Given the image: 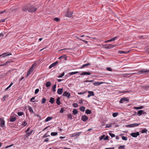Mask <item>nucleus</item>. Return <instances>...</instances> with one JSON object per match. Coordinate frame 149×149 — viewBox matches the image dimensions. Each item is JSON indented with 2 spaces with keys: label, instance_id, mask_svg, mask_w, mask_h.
I'll use <instances>...</instances> for the list:
<instances>
[{
  "label": "nucleus",
  "instance_id": "6ab92c4d",
  "mask_svg": "<svg viewBox=\"0 0 149 149\" xmlns=\"http://www.w3.org/2000/svg\"><path fill=\"white\" fill-rule=\"evenodd\" d=\"M16 120V117H12L10 118V122H13L14 121H15Z\"/></svg>",
  "mask_w": 149,
  "mask_h": 149
},
{
  "label": "nucleus",
  "instance_id": "20e7f679",
  "mask_svg": "<svg viewBox=\"0 0 149 149\" xmlns=\"http://www.w3.org/2000/svg\"><path fill=\"white\" fill-rule=\"evenodd\" d=\"M0 127L2 128L5 127V121L3 118H0Z\"/></svg>",
  "mask_w": 149,
  "mask_h": 149
},
{
  "label": "nucleus",
  "instance_id": "e433bc0d",
  "mask_svg": "<svg viewBox=\"0 0 149 149\" xmlns=\"http://www.w3.org/2000/svg\"><path fill=\"white\" fill-rule=\"evenodd\" d=\"M125 145L120 146L118 148V149H125Z\"/></svg>",
  "mask_w": 149,
  "mask_h": 149
},
{
  "label": "nucleus",
  "instance_id": "f8f14e48",
  "mask_svg": "<svg viewBox=\"0 0 149 149\" xmlns=\"http://www.w3.org/2000/svg\"><path fill=\"white\" fill-rule=\"evenodd\" d=\"M137 113H138V114L139 116H140L142 114H145L146 113L145 112L143 111V110H139V111H138Z\"/></svg>",
  "mask_w": 149,
  "mask_h": 149
},
{
  "label": "nucleus",
  "instance_id": "dca6fc26",
  "mask_svg": "<svg viewBox=\"0 0 149 149\" xmlns=\"http://www.w3.org/2000/svg\"><path fill=\"white\" fill-rule=\"evenodd\" d=\"M103 82H95L93 83V85L95 86H99L100 84H103Z\"/></svg>",
  "mask_w": 149,
  "mask_h": 149
},
{
  "label": "nucleus",
  "instance_id": "a211bd4d",
  "mask_svg": "<svg viewBox=\"0 0 149 149\" xmlns=\"http://www.w3.org/2000/svg\"><path fill=\"white\" fill-rule=\"evenodd\" d=\"M52 118L51 117H48L45 119V122H48L49 120H52Z\"/></svg>",
  "mask_w": 149,
  "mask_h": 149
},
{
  "label": "nucleus",
  "instance_id": "1a4fd4ad",
  "mask_svg": "<svg viewBox=\"0 0 149 149\" xmlns=\"http://www.w3.org/2000/svg\"><path fill=\"white\" fill-rule=\"evenodd\" d=\"M12 55V54L11 53H4L1 55H0V57H5L6 56H10V55Z\"/></svg>",
  "mask_w": 149,
  "mask_h": 149
},
{
  "label": "nucleus",
  "instance_id": "72a5a7b5",
  "mask_svg": "<svg viewBox=\"0 0 149 149\" xmlns=\"http://www.w3.org/2000/svg\"><path fill=\"white\" fill-rule=\"evenodd\" d=\"M118 115V113H114L112 114V116L114 117H116Z\"/></svg>",
  "mask_w": 149,
  "mask_h": 149
},
{
  "label": "nucleus",
  "instance_id": "412c9836",
  "mask_svg": "<svg viewBox=\"0 0 149 149\" xmlns=\"http://www.w3.org/2000/svg\"><path fill=\"white\" fill-rule=\"evenodd\" d=\"M60 98L59 97H58L56 100V102L58 105H59L61 104V102L60 101Z\"/></svg>",
  "mask_w": 149,
  "mask_h": 149
},
{
  "label": "nucleus",
  "instance_id": "c9c22d12",
  "mask_svg": "<svg viewBox=\"0 0 149 149\" xmlns=\"http://www.w3.org/2000/svg\"><path fill=\"white\" fill-rule=\"evenodd\" d=\"M107 46L106 47V48L107 49H111L112 48V47L111 46V44H108L107 45Z\"/></svg>",
  "mask_w": 149,
  "mask_h": 149
},
{
  "label": "nucleus",
  "instance_id": "7ed1b4c3",
  "mask_svg": "<svg viewBox=\"0 0 149 149\" xmlns=\"http://www.w3.org/2000/svg\"><path fill=\"white\" fill-rule=\"evenodd\" d=\"M36 65V64L35 63L33 64L31 68L29 69L27 73V74L26 76V77H28L29 75L33 71V67Z\"/></svg>",
  "mask_w": 149,
  "mask_h": 149
},
{
  "label": "nucleus",
  "instance_id": "5fc2aeb1",
  "mask_svg": "<svg viewBox=\"0 0 149 149\" xmlns=\"http://www.w3.org/2000/svg\"><path fill=\"white\" fill-rule=\"evenodd\" d=\"M68 118H70L71 119H72V115L70 114H69L68 115Z\"/></svg>",
  "mask_w": 149,
  "mask_h": 149
},
{
  "label": "nucleus",
  "instance_id": "7c9ffc66",
  "mask_svg": "<svg viewBox=\"0 0 149 149\" xmlns=\"http://www.w3.org/2000/svg\"><path fill=\"white\" fill-rule=\"evenodd\" d=\"M117 38V36L113 38H112L110 39H109V41H110V42L113 41L115 40Z\"/></svg>",
  "mask_w": 149,
  "mask_h": 149
},
{
  "label": "nucleus",
  "instance_id": "0e129e2a",
  "mask_svg": "<svg viewBox=\"0 0 149 149\" xmlns=\"http://www.w3.org/2000/svg\"><path fill=\"white\" fill-rule=\"evenodd\" d=\"M64 111V109L63 108H61L60 110V112L61 113H63V111Z\"/></svg>",
  "mask_w": 149,
  "mask_h": 149
},
{
  "label": "nucleus",
  "instance_id": "2eb2a0df",
  "mask_svg": "<svg viewBox=\"0 0 149 149\" xmlns=\"http://www.w3.org/2000/svg\"><path fill=\"white\" fill-rule=\"evenodd\" d=\"M63 92V89L62 88H59L57 90V93L61 95Z\"/></svg>",
  "mask_w": 149,
  "mask_h": 149
},
{
  "label": "nucleus",
  "instance_id": "f3484780",
  "mask_svg": "<svg viewBox=\"0 0 149 149\" xmlns=\"http://www.w3.org/2000/svg\"><path fill=\"white\" fill-rule=\"evenodd\" d=\"M130 52V51H127V52H124L122 51H119L118 52L119 54H122V53H125V54H127L128 53Z\"/></svg>",
  "mask_w": 149,
  "mask_h": 149
},
{
  "label": "nucleus",
  "instance_id": "58836bf2",
  "mask_svg": "<svg viewBox=\"0 0 149 149\" xmlns=\"http://www.w3.org/2000/svg\"><path fill=\"white\" fill-rule=\"evenodd\" d=\"M122 138L123 140L124 141H127V137L124 136H122Z\"/></svg>",
  "mask_w": 149,
  "mask_h": 149
},
{
  "label": "nucleus",
  "instance_id": "c756f323",
  "mask_svg": "<svg viewBox=\"0 0 149 149\" xmlns=\"http://www.w3.org/2000/svg\"><path fill=\"white\" fill-rule=\"evenodd\" d=\"M85 108L84 107L82 106L80 108V110L82 111H84L85 110Z\"/></svg>",
  "mask_w": 149,
  "mask_h": 149
},
{
  "label": "nucleus",
  "instance_id": "f704fd0d",
  "mask_svg": "<svg viewBox=\"0 0 149 149\" xmlns=\"http://www.w3.org/2000/svg\"><path fill=\"white\" fill-rule=\"evenodd\" d=\"M13 84V83L11 82L9 86L7 87L5 91H6Z\"/></svg>",
  "mask_w": 149,
  "mask_h": 149
},
{
  "label": "nucleus",
  "instance_id": "6e6d98bb",
  "mask_svg": "<svg viewBox=\"0 0 149 149\" xmlns=\"http://www.w3.org/2000/svg\"><path fill=\"white\" fill-rule=\"evenodd\" d=\"M104 137H105V135H103L102 136H101V137H100V140H102V139H104Z\"/></svg>",
  "mask_w": 149,
  "mask_h": 149
},
{
  "label": "nucleus",
  "instance_id": "680f3d73",
  "mask_svg": "<svg viewBox=\"0 0 149 149\" xmlns=\"http://www.w3.org/2000/svg\"><path fill=\"white\" fill-rule=\"evenodd\" d=\"M6 10H4L3 11H0V14H2L3 13L6 12Z\"/></svg>",
  "mask_w": 149,
  "mask_h": 149
},
{
  "label": "nucleus",
  "instance_id": "de8ad7c7",
  "mask_svg": "<svg viewBox=\"0 0 149 149\" xmlns=\"http://www.w3.org/2000/svg\"><path fill=\"white\" fill-rule=\"evenodd\" d=\"M111 127V124H109L106 125V126L105 128H109Z\"/></svg>",
  "mask_w": 149,
  "mask_h": 149
},
{
  "label": "nucleus",
  "instance_id": "a18cd8bd",
  "mask_svg": "<svg viewBox=\"0 0 149 149\" xmlns=\"http://www.w3.org/2000/svg\"><path fill=\"white\" fill-rule=\"evenodd\" d=\"M147 131V130L146 129H144L143 130L141 131V132L142 133H146Z\"/></svg>",
  "mask_w": 149,
  "mask_h": 149
},
{
  "label": "nucleus",
  "instance_id": "423d86ee",
  "mask_svg": "<svg viewBox=\"0 0 149 149\" xmlns=\"http://www.w3.org/2000/svg\"><path fill=\"white\" fill-rule=\"evenodd\" d=\"M129 100L127 97H123L121 98L119 101V102L120 103H122L126 101H127Z\"/></svg>",
  "mask_w": 149,
  "mask_h": 149
},
{
  "label": "nucleus",
  "instance_id": "13d9d810",
  "mask_svg": "<svg viewBox=\"0 0 149 149\" xmlns=\"http://www.w3.org/2000/svg\"><path fill=\"white\" fill-rule=\"evenodd\" d=\"M49 141V139L48 138L46 139L44 141V142H47Z\"/></svg>",
  "mask_w": 149,
  "mask_h": 149
},
{
  "label": "nucleus",
  "instance_id": "39448f33",
  "mask_svg": "<svg viewBox=\"0 0 149 149\" xmlns=\"http://www.w3.org/2000/svg\"><path fill=\"white\" fill-rule=\"evenodd\" d=\"M64 96L68 98H70V94L69 92H67L66 91L64 92L63 94Z\"/></svg>",
  "mask_w": 149,
  "mask_h": 149
},
{
  "label": "nucleus",
  "instance_id": "9d476101",
  "mask_svg": "<svg viewBox=\"0 0 149 149\" xmlns=\"http://www.w3.org/2000/svg\"><path fill=\"white\" fill-rule=\"evenodd\" d=\"M81 119L83 121L86 122L88 120V118L86 116L83 115L81 116Z\"/></svg>",
  "mask_w": 149,
  "mask_h": 149
},
{
  "label": "nucleus",
  "instance_id": "b1692460",
  "mask_svg": "<svg viewBox=\"0 0 149 149\" xmlns=\"http://www.w3.org/2000/svg\"><path fill=\"white\" fill-rule=\"evenodd\" d=\"M143 106H141L139 107H134L133 108L134 109H142L143 108Z\"/></svg>",
  "mask_w": 149,
  "mask_h": 149
},
{
  "label": "nucleus",
  "instance_id": "e2e57ef3",
  "mask_svg": "<svg viewBox=\"0 0 149 149\" xmlns=\"http://www.w3.org/2000/svg\"><path fill=\"white\" fill-rule=\"evenodd\" d=\"M93 81V80H90V81L87 80H85V82H92Z\"/></svg>",
  "mask_w": 149,
  "mask_h": 149
},
{
  "label": "nucleus",
  "instance_id": "5701e85b",
  "mask_svg": "<svg viewBox=\"0 0 149 149\" xmlns=\"http://www.w3.org/2000/svg\"><path fill=\"white\" fill-rule=\"evenodd\" d=\"M28 109L30 112L31 113H34L31 107L29 106Z\"/></svg>",
  "mask_w": 149,
  "mask_h": 149
},
{
  "label": "nucleus",
  "instance_id": "f03ea898",
  "mask_svg": "<svg viewBox=\"0 0 149 149\" xmlns=\"http://www.w3.org/2000/svg\"><path fill=\"white\" fill-rule=\"evenodd\" d=\"M139 74H147L149 73V70H147L145 69H143L139 71L138 72Z\"/></svg>",
  "mask_w": 149,
  "mask_h": 149
},
{
  "label": "nucleus",
  "instance_id": "49530a36",
  "mask_svg": "<svg viewBox=\"0 0 149 149\" xmlns=\"http://www.w3.org/2000/svg\"><path fill=\"white\" fill-rule=\"evenodd\" d=\"M65 74L64 72L62 73L60 75L58 76V78H61Z\"/></svg>",
  "mask_w": 149,
  "mask_h": 149
},
{
  "label": "nucleus",
  "instance_id": "8fccbe9b",
  "mask_svg": "<svg viewBox=\"0 0 149 149\" xmlns=\"http://www.w3.org/2000/svg\"><path fill=\"white\" fill-rule=\"evenodd\" d=\"M50 135H48L46 133V134H45L43 136V138H46L47 136H49Z\"/></svg>",
  "mask_w": 149,
  "mask_h": 149
},
{
  "label": "nucleus",
  "instance_id": "473e14b6",
  "mask_svg": "<svg viewBox=\"0 0 149 149\" xmlns=\"http://www.w3.org/2000/svg\"><path fill=\"white\" fill-rule=\"evenodd\" d=\"M46 99L45 98H43L42 100L41 103L42 104L45 103V102Z\"/></svg>",
  "mask_w": 149,
  "mask_h": 149
},
{
  "label": "nucleus",
  "instance_id": "603ef678",
  "mask_svg": "<svg viewBox=\"0 0 149 149\" xmlns=\"http://www.w3.org/2000/svg\"><path fill=\"white\" fill-rule=\"evenodd\" d=\"M109 134L112 137H114L115 136V135L113 134L109 133Z\"/></svg>",
  "mask_w": 149,
  "mask_h": 149
},
{
  "label": "nucleus",
  "instance_id": "052dcab7",
  "mask_svg": "<svg viewBox=\"0 0 149 149\" xmlns=\"http://www.w3.org/2000/svg\"><path fill=\"white\" fill-rule=\"evenodd\" d=\"M69 74L70 75H72L73 74H75L74 72H70L69 73Z\"/></svg>",
  "mask_w": 149,
  "mask_h": 149
},
{
  "label": "nucleus",
  "instance_id": "6e6552de",
  "mask_svg": "<svg viewBox=\"0 0 149 149\" xmlns=\"http://www.w3.org/2000/svg\"><path fill=\"white\" fill-rule=\"evenodd\" d=\"M139 132H137L136 133L133 132L130 134V135L132 137H136L137 136H139Z\"/></svg>",
  "mask_w": 149,
  "mask_h": 149
},
{
  "label": "nucleus",
  "instance_id": "393cba45",
  "mask_svg": "<svg viewBox=\"0 0 149 149\" xmlns=\"http://www.w3.org/2000/svg\"><path fill=\"white\" fill-rule=\"evenodd\" d=\"M51 85V83L50 81H47L46 84V86L47 87H50Z\"/></svg>",
  "mask_w": 149,
  "mask_h": 149
},
{
  "label": "nucleus",
  "instance_id": "4468645a",
  "mask_svg": "<svg viewBox=\"0 0 149 149\" xmlns=\"http://www.w3.org/2000/svg\"><path fill=\"white\" fill-rule=\"evenodd\" d=\"M79 74L81 75H90L91 74V73L88 72H84L82 73H79Z\"/></svg>",
  "mask_w": 149,
  "mask_h": 149
},
{
  "label": "nucleus",
  "instance_id": "aec40b11",
  "mask_svg": "<svg viewBox=\"0 0 149 149\" xmlns=\"http://www.w3.org/2000/svg\"><path fill=\"white\" fill-rule=\"evenodd\" d=\"M90 65V63H88L84 64L83 65H82V66L80 68H81V69L82 68H84V67H87Z\"/></svg>",
  "mask_w": 149,
  "mask_h": 149
},
{
  "label": "nucleus",
  "instance_id": "4be33fe9",
  "mask_svg": "<svg viewBox=\"0 0 149 149\" xmlns=\"http://www.w3.org/2000/svg\"><path fill=\"white\" fill-rule=\"evenodd\" d=\"M51 103L53 104L54 102V98L51 97L49 101Z\"/></svg>",
  "mask_w": 149,
  "mask_h": 149
},
{
  "label": "nucleus",
  "instance_id": "774afa93",
  "mask_svg": "<svg viewBox=\"0 0 149 149\" xmlns=\"http://www.w3.org/2000/svg\"><path fill=\"white\" fill-rule=\"evenodd\" d=\"M107 70L109 71H111V69L109 68H107Z\"/></svg>",
  "mask_w": 149,
  "mask_h": 149
},
{
  "label": "nucleus",
  "instance_id": "79ce46f5",
  "mask_svg": "<svg viewBox=\"0 0 149 149\" xmlns=\"http://www.w3.org/2000/svg\"><path fill=\"white\" fill-rule=\"evenodd\" d=\"M72 106L75 108L77 107H78V105L77 103H74L73 104Z\"/></svg>",
  "mask_w": 149,
  "mask_h": 149
},
{
  "label": "nucleus",
  "instance_id": "69168bd1",
  "mask_svg": "<svg viewBox=\"0 0 149 149\" xmlns=\"http://www.w3.org/2000/svg\"><path fill=\"white\" fill-rule=\"evenodd\" d=\"M6 96L4 95L3 96V99H2V101H3L5 100V98H6Z\"/></svg>",
  "mask_w": 149,
  "mask_h": 149
},
{
  "label": "nucleus",
  "instance_id": "09e8293b",
  "mask_svg": "<svg viewBox=\"0 0 149 149\" xmlns=\"http://www.w3.org/2000/svg\"><path fill=\"white\" fill-rule=\"evenodd\" d=\"M79 39L80 40L84 42H85L87 44L88 43V41H86L84 40H83L81 38H79Z\"/></svg>",
  "mask_w": 149,
  "mask_h": 149
},
{
  "label": "nucleus",
  "instance_id": "cd10ccee",
  "mask_svg": "<svg viewBox=\"0 0 149 149\" xmlns=\"http://www.w3.org/2000/svg\"><path fill=\"white\" fill-rule=\"evenodd\" d=\"M58 133L57 132H52L51 134V135L52 136H54L57 135Z\"/></svg>",
  "mask_w": 149,
  "mask_h": 149
},
{
  "label": "nucleus",
  "instance_id": "ea45409f",
  "mask_svg": "<svg viewBox=\"0 0 149 149\" xmlns=\"http://www.w3.org/2000/svg\"><path fill=\"white\" fill-rule=\"evenodd\" d=\"M33 130H31V131L29 133H27V134H26V136H29L31 134L32 132H33Z\"/></svg>",
  "mask_w": 149,
  "mask_h": 149
},
{
  "label": "nucleus",
  "instance_id": "c03bdc74",
  "mask_svg": "<svg viewBox=\"0 0 149 149\" xmlns=\"http://www.w3.org/2000/svg\"><path fill=\"white\" fill-rule=\"evenodd\" d=\"M23 112H18L17 113L18 115L19 116H21L23 114Z\"/></svg>",
  "mask_w": 149,
  "mask_h": 149
},
{
  "label": "nucleus",
  "instance_id": "c85d7f7f",
  "mask_svg": "<svg viewBox=\"0 0 149 149\" xmlns=\"http://www.w3.org/2000/svg\"><path fill=\"white\" fill-rule=\"evenodd\" d=\"M85 113L87 114H90L91 113V110L88 109L86 110Z\"/></svg>",
  "mask_w": 149,
  "mask_h": 149
},
{
  "label": "nucleus",
  "instance_id": "3c124183",
  "mask_svg": "<svg viewBox=\"0 0 149 149\" xmlns=\"http://www.w3.org/2000/svg\"><path fill=\"white\" fill-rule=\"evenodd\" d=\"M39 91V89H38V88L36 89L35 90V94L37 93Z\"/></svg>",
  "mask_w": 149,
  "mask_h": 149
},
{
  "label": "nucleus",
  "instance_id": "a19ab883",
  "mask_svg": "<svg viewBox=\"0 0 149 149\" xmlns=\"http://www.w3.org/2000/svg\"><path fill=\"white\" fill-rule=\"evenodd\" d=\"M4 34L3 33H1L0 34V40H1L3 37Z\"/></svg>",
  "mask_w": 149,
  "mask_h": 149
},
{
  "label": "nucleus",
  "instance_id": "37998d69",
  "mask_svg": "<svg viewBox=\"0 0 149 149\" xmlns=\"http://www.w3.org/2000/svg\"><path fill=\"white\" fill-rule=\"evenodd\" d=\"M54 20L57 22H59L60 20V19L58 17H55L54 19Z\"/></svg>",
  "mask_w": 149,
  "mask_h": 149
},
{
  "label": "nucleus",
  "instance_id": "864d4df0",
  "mask_svg": "<svg viewBox=\"0 0 149 149\" xmlns=\"http://www.w3.org/2000/svg\"><path fill=\"white\" fill-rule=\"evenodd\" d=\"M27 123H26V121H24L23 122V123H22V124L24 126H25L27 125Z\"/></svg>",
  "mask_w": 149,
  "mask_h": 149
},
{
  "label": "nucleus",
  "instance_id": "0eeeda50",
  "mask_svg": "<svg viewBox=\"0 0 149 149\" xmlns=\"http://www.w3.org/2000/svg\"><path fill=\"white\" fill-rule=\"evenodd\" d=\"M140 123L137 124V123H134L132 124H130L128 125H127L126 126L128 127H137L139 125H140Z\"/></svg>",
  "mask_w": 149,
  "mask_h": 149
},
{
  "label": "nucleus",
  "instance_id": "338daca9",
  "mask_svg": "<svg viewBox=\"0 0 149 149\" xmlns=\"http://www.w3.org/2000/svg\"><path fill=\"white\" fill-rule=\"evenodd\" d=\"M81 132H79L75 134L76 136H79L80 135Z\"/></svg>",
  "mask_w": 149,
  "mask_h": 149
},
{
  "label": "nucleus",
  "instance_id": "bb28decb",
  "mask_svg": "<svg viewBox=\"0 0 149 149\" xmlns=\"http://www.w3.org/2000/svg\"><path fill=\"white\" fill-rule=\"evenodd\" d=\"M56 84H55L53 85V86L52 87V89H53V90L54 92H55L56 91Z\"/></svg>",
  "mask_w": 149,
  "mask_h": 149
},
{
  "label": "nucleus",
  "instance_id": "ddd939ff",
  "mask_svg": "<svg viewBox=\"0 0 149 149\" xmlns=\"http://www.w3.org/2000/svg\"><path fill=\"white\" fill-rule=\"evenodd\" d=\"M58 63V62L57 61H56L54 63H52L49 66V68L50 69L52 67L55 66Z\"/></svg>",
  "mask_w": 149,
  "mask_h": 149
},
{
  "label": "nucleus",
  "instance_id": "2f4dec72",
  "mask_svg": "<svg viewBox=\"0 0 149 149\" xmlns=\"http://www.w3.org/2000/svg\"><path fill=\"white\" fill-rule=\"evenodd\" d=\"M88 93L90 94V95H91V96H94V93L93 91H88Z\"/></svg>",
  "mask_w": 149,
  "mask_h": 149
},
{
  "label": "nucleus",
  "instance_id": "4c0bfd02",
  "mask_svg": "<svg viewBox=\"0 0 149 149\" xmlns=\"http://www.w3.org/2000/svg\"><path fill=\"white\" fill-rule=\"evenodd\" d=\"M86 92H87L86 91H84V92H80L78 93V95L84 94L85 93H86Z\"/></svg>",
  "mask_w": 149,
  "mask_h": 149
},
{
  "label": "nucleus",
  "instance_id": "9b49d317",
  "mask_svg": "<svg viewBox=\"0 0 149 149\" xmlns=\"http://www.w3.org/2000/svg\"><path fill=\"white\" fill-rule=\"evenodd\" d=\"M73 12L72 11L70 12L68 11L65 14V16L67 17H71L72 15V14Z\"/></svg>",
  "mask_w": 149,
  "mask_h": 149
},
{
  "label": "nucleus",
  "instance_id": "a878e982",
  "mask_svg": "<svg viewBox=\"0 0 149 149\" xmlns=\"http://www.w3.org/2000/svg\"><path fill=\"white\" fill-rule=\"evenodd\" d=\"M74 115H76L78 113V111L76 109H74L72 111Z\"/></svg>",
  "mask_w": 149,
  "mask_h": 149
},
{
  "label": "nucleus",
  "instance_id": "bf43d9fd",
  "mask_svg": "<svg viewBox=\"0 0 149 149\" xmlns=\"http://www.w3.org/2000/svg\"><path fill=\"white\" fill-rule=\"evenodd\" d=\"M109 139V137L108 136H106L104 139V140H108Z\"/></svg>",
  "mask_w": 149,
  "mask_h": 149
},
{
  "label": "nucleus",
  "instance_id": "4d7b16f0",
  "mask_svg": "<svg viewBox=\"0 0 149 149\" xmlns=\"http://www.w3.org/2000/svg\"><path fill=\"white\" fill-rule=\"evenodd\" d=\"M35 97H32V98H31V100H30V101L31 102H34V101H33V100H35Z\"/></svg>",
  "mask_w": 149,
  "mask_h": 149
},
{
  "label": "nucleus",
  "instance_id": "f257e3e1",
  "mask_svg": "<svg viewBox=\"0 0 149 149\" xmlns=\"http://www.w3.org/2000/svg\"><path fill=\"white\" fill-rule=\"evenodd\" d=\"M36 10V8L33 6H31L29 8L27 6H25L23 7L22 8L23 11L30 13L35 12Z\"/></svg>",
  "mask_w": 149,
  "mask_h": 149
}]
</instances>
